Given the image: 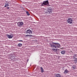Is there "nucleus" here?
<instances>
[{
	"instance_id": "nucleus-1",
	"label": "nucleus",
	"mask_w": 77,
	"mask_h": 77,
	"mask_svg": "<svg viewBox=\"0 0 77 77\" xmlns=\"http://www.w3.org/2000/svg\"><path fill=\"white\" fill-rule=\"evenodd\" d=\"M50 45L51 48H60V45L59 44L54 42H52V44H50Z\"/></svg>"
},
{
	"instance_id": "nucleus-2",
	"label": "nucleus",
	"mask_w": 77,
	"mask_h": 77,
	"mask_svg": "<svg viewBox=\"0 0 77 77\" xmlns=\"http://www.w3.org/2000/svg\"><path fill=\"white\" fill-rule=\"evenodd\" d=\"M45 5L47 6H49V2H48V0L43 1L42 3V4L41 6H42Z\"/></svg>"
},
{
	"instance_id": "nucleus-3",
	"label": "nucleus",
	"mask_w": 77,
	"mask_h": 77,
	"mask_svg": "<svg viewBox=\"0 0 77 77\" xmlns=\"http://www.w3.org/2000/svg\"><path fill=\"white\" fill-rule=\"evenodd\" d=\"M67 22L69 24H71L72 23V19L71 18H69L67 20Z\"/></svg>"
},
{
	"instance_id": "nucleus-4",
	"label": "nucleus",
	"mask_w": 77,
	"mask_h": 77,
	"mask_svg": "<svg viewBox=\"0 0 77 77\" xmlns=\"http://www.w3.org/2000/svg\"><path fill=\"white\" fill-rule=\"evenodd\" d=\"M17 26L18 27H21L23 25V22H18L17 23Z\"/></svg>"
},
{
	"instance_id": "nucleus-5",
	"label": "nucleus",
	"mask_w": 77,
	"mask_h": 77,
	"mask_svg": "<svg viewBox=\"0 0 77 77\" xmlns=\"http://www.w3.org/2000/svg\"><path fill=\"white\" fill-rule=\"evenodd\" d=\"M26 34H28V35H32V31L30 29H28L26 31Z\"/></svg>"
},
{
	"instance_id": "nucleus-6",
	"label": "nucleus",
	"mask_w": 77,
	"mask_h": 77,
	"mask_svg": "<svg viewBox=\"0 0 77 77\" xmlns=\"http://www.w3.org/2000/svg\"><path fill=\"white\" fill-rule=\"evenodd\" d=\"M47 12L49 14H51L52 12V9H51L50 8H48V9L47 10Z\"/></svg>"
},
{
	"instance_id": "nucleus-7",
	"label": "nucleus",
	"mask_w": 77,
	"mask_h": 77,
	"mask_svg": "<svg viewBox=\"0 0 77 77\" xmlns=\"http://www.w3.org/2000/svg\"><path fill=\"white\" fill-rule=\"evenodd\" d=\"M7 36L8 38L9 39H11V38H13L12 36L11 35H9V34H7Z\"/></svg>"
},
{
	"instance_id": "nucleus-8",
	"label": "nucleus",
	"mask_w": 77,
	"mask_h": 77,
	"mask_svg": "<svg viewBox=\"0 0 77 77\" xmlns=\"http://www.w3.org/2000/svg\"><path fill=\"white\" fill-rule=\"evenodd\" d=\"M52 50L53 51H54V52H56V51H57L59 50V49H55L54 48L52 49Z\"/></svg>"
},
{
	"instance_id": "nucleus-9",
	"label": "nucleus",
	"mask_w": 77,
	"mask_h": 77,
	"mask_svg": "<svg viewBox=\"0 0 77 77\" xmlns=\"http://www.w3.org/2000/svg\"><path fill=\"white\" fill-rule=\"evenodd\" d=\"M29 36V37H32V36H33L32 35H25V37H28Z\"/></svg>"
},
{
	"instance_id": "nucleus-10",
	"label": "nucleus",
	"mask_w": 77,
	"mask_h": 77,
	"mask_svg": "<svg viewBox=\"0 0 77 77\" xmlns=\"http://www.w3.org/2000/svg\"><path fill=\"white\" fill-rule=\"evenodd\" d=\"M56 77H61V75L60 74H57L56 75H55Z\"/></svg>"
},
{
	"instance_id": "nucleus-11",
	"label": "nucleus",
	"mask_w": 77,
	"mask_h": 77,
	"mask_svg": "<svg viewBox=\"0 0 77 77\" xmlns=\"http://www.w3.org/2000/svg\"><path fill=\"white\" fill-rule=\"evenodd\" d=\"M61 53L62 54H64L65 53V51H63L61 52Z\"/></svg>"
},
{
	"instance_id": "nucleus-12",
	"label": "nucleus",
	"mask_w": 77,
	"mask_h": 77,
	"mask_svg": "<svg viewBox=\"0 0 77 77\" xmlns=\"http://www.w3.org/2000/svg\"><path fill=\"white\" fill-rule=\"evenodd\" d=\"M68 72V71L67 69H66L64 71V73L66 74Z\"/></svg>"
},
{
	"instance_id": "nucleus-13",
	"label": "nucleus",
	"mask_w": 77,
	"mask_h": 77,
	"mask_svg": "<svg viewBox=\"0 0 77 77\" xmlns=\"http://www.w3.org/2000/svg\"><path fill=\"white\" fill-rule=\"evenodd\" d=\"M72 69H75L76 68V66H75V65H73L72 66Z\"/></svg>"
},
{
	"instance_id": "nucleus-14",
	"label": "nucleus",
	"mask_w": 77,
	"mask_h": 77,
	"mask_svg": "<svg viewBox=\"0 0 77 77\" xmlns=\"http://www.w3.org/2000/svg\"><path fill=\"white\" fill-rule=\"evenodd\" d=\"M40 69H41V72H44V70L43 69V68L41 67H40Z\"/></svg>"
},
{
	"instance_id": "nucleus-15",
	"label": "nucleus",
	"mask_w": 77,
	"mask_h": 77,
	"mask_svg": "<svg viewBox=\"0 0 77 77\" xmlns=\"http://www.w3.org/2000/svg\"><path fill=\"white\" fill-rule=\"evenodd\" d=\"M18 47H21L22 46V44L19 43L17 45Z\"/></svg>"
},
{
	"instance_id": "nucleus-16",
	"label": "nucleus",
	"mask_w": 77,
	"mask_h": 77,
	"mask_svg": "<svg viewBox=\"0 0 77 77\" xmlns=\"http://www.w3.org/2000/svg\"><path fill=\"white\" fill-rule=\"evenodd\" d=\"M7 6H9V4L8 3H7L5 4V7H7Z\"/></svg>"
},
{
	"instance_id": "nucleus-17",
	"label": "nucleus",
	"mask_w": 77,
	"mask_h": 77,
	"mask_svg": "<svg viewBox=\"0 0 77 77\" xmlns=\"http://www.w3.org/2000/svg\"><path fill=\"white\" fill-rule=\"evenodd\" d=\"M26 14L28 15H30V14H29V12L27 11L26 12Z\"/></svg>"
},
{
	"instance_id": "nucleus-18",
	"label": "nucleus",
	"mask_w": 77,
	"mask_h": 77,
	"mask_svg": "<svg viewBox=\"0 0 77 77\" xmlns=\"http://www.w3.org/2000/svg\"><path fill=\"white\" fill-rule=\"evenodd\" d=\"M74 61H75H75H76V62H77V58L75 59L74 60Z\"/></svg>"
},
{
	"instance_id": "nucleus-19",
	"label": "nucleus",
	"mask_w": 77,
	"mask_h": 77,
	"mask_svg": "<svg viewBox=\"0 0 77 77\" xmlns=\"http://www.w3.org/2000/svg\"><path fill=\"white\" fill-rule=\"evenodd\" d=\"M76 55V54H75L74 55V56H73V57H76V55Z\"/></svg>"
},
{
	"instance_id": "nucleus-20",
	"label": "nucleus",
	"mask_w": 77,
	"mask_h": 77,
	"mask_svg": "<svg viewBox=\"0 0 77 77\" xmlns=\"http://www.w3.org/2000/svg\"><path fill=\"white\" fill-rule=\"evenodd\" d=\"M19 42H23V40H20L19 41Z\"/></svg>"
},
{
	"instance_id": "nucleus-21",
	"label": "nucleus",
	"mask_w": 77,
	"mask_h": 77,
	"mask_svg": "<svg viewBox=\"0 0 77 77\" xmlns=\"http://www.w3.org/2000/svg\"><path fill=\"white\" fill-rule=\"evenodd\" d=\"M7 9H9V7H7Z\"/></svg>"
}]
</instances>
